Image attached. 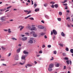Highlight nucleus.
Returning <instances> with one entry per match:
<instances>
[{
    "label": "nucleus",
    "instance_id": "1",
    "mask_svg": "<svg viewBox=\"0 0 73 73\" xmlns=\"http://www.w3.org/2000/svg\"><path fill=\"white\" fill-rule=\"evenodd\" d=\"M53 34H54L55 35H56L57 34V31H56V30L54 29L52 30V31H51V35H52Z\"/></svg>",
    "mask_w": 73,
    "mask_h": 73
},
{
    "label": "nucleus",
    "instance_id": "2",
    "mask_svg": "<svg viewBox=\"0 0 73 73\" xmlns=\"http://www.w3.org/2000/svg\"><path fill=\"white\" fill-rule=\"evenodd\" d=\"M21 59L22 60V61H25L26 60V59H25V56H22Z\"/></svg>",
    "mask_w": 73,
    "mask_h": 73
},
{
    "label": "nucleus",
    "instance_id": "3",
    "mask_svg": "<svg viewBox=\"0 0 73 73\" xmlns=\"http://www.w3.org/2000/svg\"><path fill=\"white\" fill-rule=\"evenodd\" d=\"M0 20L2 21H5V20H6V19L5 18V17H3L1 18Z\"/></svg>",
    "mask_w": 73,
    "mask_h": 73
},
{
    "label": "nucleus",
    "instance_id": "4",
    "mask_svg": "<svg viewBox=\"0 0 73 73\" xmlns=\"http://www.w3.org/2000/svg\"><path fill=\"white\" fill-rule=\"evenodd\" d=\"M18 27V28H20L21 27L20 29V31H21V30H22V29H23V28H24V27L23 26H19Z\"/></svg>",
    "mask_w": 73,
    "mask_h": 73
},
{
    "label": "nucleus",
    "instance_id": "5",
    "mask_svg": "<svg viewBox=\"0 0 73 73\" xmlns=\"http://www.w3.org/2000/svg\"><path fill=\"white\" fill-rule=\"evenodd\" d=\"M28 39V38L27 37H24L22 38V40L23 41H25Z\"/></svg>",
    "mask_w": 73,
    "mask_h": 73
},
{
    "label": "nucleus",
    "instance_id": "6",
    "mask_svg": "<svg viewBox=\"0 0 73 73\" xmlns=\"http://www.w3.org/2000/svg\"><path fill=\"white\" fill-rule=\"evenodd\" d=\"M38 28L40 29H43L44 28V27L43 26L40 25H39L38 26Z\"/></svg>",
    "mask_w": 73,
    "mask_h": 73
},
{
    "label": "nucleus",
    "instance_id": "7",
    "mask_svg": "<svg viewBox=\"0 0 73 73\" xmlns=\"http://www.w3.org/2000/svg\"><path fill=\"white\" fill-rule=\"evenodd\" d=\"M31 31H37V29L35 27H32L31 29Z\"/></svg>",
    "mask_w": 73,
    "mask_h": 73
},
{
    "label": "nucleus",
    "instance_id": "8",
    "mask_svg": "<svg viewBox=\"0 0 73 73\" xmlns=\"http://www.w3.org/2000/svg\"><path fill=\"white\" fill-rule=\"evenodd\" d=\"M54 66V64H51L49 65V67H50V68H53V67Z\"/></svg>",
    "mask_w": 73,
    "mask_h": 73
},
{
    "label": "nucleus",
    "instance_id": "9",
    "mask_svg": "<svg viewBox=\"0 0 73 73\" xmlns=\"http://www.w3.org/2000/svg\"><path fill=\"white\" fill-rule=\"evenodd\" d=\"M20 50H21V48H19L16 51L17 53H19L20 52Z\"/></svg>",
    "mask_w": 73,
    "mask_h": 73
},
{
    "label": "nucleus",
    "instance_id": "10",
    "mask_svg": "<svg viewBox=\"0 0 73 73\" xmlns=\"http://www.w3.org/2000/svg\"><path fill=\"white\" fill-rule=\"evenodd\" d=\"M22 62H23V63L21 62H19V64L20 65H24L25 64V61H22Z\"/></svg>",
    "mask_w": 73,
    "mask_h": 73
},
{
    "label": "nucleus",
    "instance_id": "11",
    "mask_svg": "<svg viewBox=\"0 0 73 73\" xmlns=\"http://www.w3.org/2000/svg\"><path fill=\"white\" fill-rule=\"evenodd\" d=\"M40 11V9L38 8H37L35 9V12H38Z\"/></svg>",
    "mask_w": 73,
    "mask_h": 73
},
{
    "label": "nucleus",
    "instance_id": "12",
    "mask_svg": "<svg viewBox=\"0 0 73 73\" xmlns=\"http://www.w3.org/2000/svg\"><path fill=\"white\" fill-rule=\"evenodd\" d=\"M48 71H52V68L51 67H49L48 68Z\"/></svg>",
    "mask_w": 73,
    "mask_h": 73
},
{
    "label": "nucleus",
    "instance_id": "13",
    "mask_svg": "<svg viewBox=\"0 0 73 73\" xmlns=\"http://www.w3.org/2000/svg\"><path fill=\"white\" fill-rule=\"evenodd\" d=\"M59 64L58 63H57L56 64H55V66H56V67H59Z\"/></svg>",
    "mask_w": 73,
    "mask_h": 73
},
{
    "label": "nucleus",
    "instance_id": "14",
    "mask_svg": "<svg viewBox=\"0 0 73 73\" xmlns=\"http://www.w3.org/2000/svg\"><path fill=\"white\" fill-rule=\"evenodd\" d=\"M61 35L62 36H63V37H64L65 36V34L64 33V32H62L61 33Z\"/></svg>",
    "mask_w": 73,
    "mask_h": 73
},
{
    "label": "nucleus",
    "instance_id": "15",
    "mask_svg": "<svg viewBox=\"0 0 73 73\" xmlns=\"http://www.w3.org/2000/svg\"><path fill=\"white\" fill-rule=\"evenodd\" d=\"M29 43L30 44H33V42L32 40H30L29 41Z\"/></svg>",
    "mask_w": 73,
    "mask_h": 73
},
{
    "label": "nucleus",
    "instance_id": "16",
    "mask_svg": "<svg viewBox=\"0 0 73 73\" xmlns=\"http://www.w3.org/2000/svg\"><path fill=\"white\" fill-rule=\"evenodd\" d=\"M54 6L56 8H57L58 7V5L57 4H56L54 5Z\"/></svg>",
    "mask_w": 73,
    "mask_h": 73
},
{
    "label": "nucleus",
    "instance_id": "17",
    "mask_svg": "<svg viewBox=\"0 0 73 73\" xmlns=\"http://www.w3.org/2000/svg\"><path fill=\"white\" fill-rule=\"evenodd\" d=\"M33 36L34 37H37V35L36 34H34L33 35Z\"/></svg>",
    "mask_w": 73,
    "mask_h": 73
},
{
    "label": "nucleus",
    "instance_id": "18",
    "mask_svg": "<svg viewBox=\"0 0 73 73\" xmlns=\"http://www.w3.org/2000/svg\"><path fill=\"white\" fill-rule=\"evenodd\" d=\"M30 34H32L33 35L34 34H35V32L33 31H32L30 32Z\"/></svg>",
    "mask_w": 73,
    "mask_h": 73
},
{
    "label": "nucleus",
    "instance_id": "19",
    "mask_svg": "<svg viewBox=\"0 0 73 73\" xmlns=\"http://www.w3.org/2000/svg\"><path fill=\"white\" fill-rule=\"evenodd\" d=\"M34 8H36V7H37L36 4V3H34Z\"/></svg>",
    "mask_w": 73,
    "mask_h": 73
},
{
    "label": "nucleus",
    "instance_id": "20",
    "mask_svg": "<svg viewBox=\"0 0 73 73\" xmlns=\"http://www.w3.org/2000/svg\"><path fill=\"white\" fill-rule=\"evenodd\" d=\"M27 66H28L29 67H30L31 66H32V65H31L30 64H27Z\"/></svg>",
    "mask_w": 73,
    "mask_h": 73
},
{
    "label": "nucleus",
    "instance_id": "21",
    "mask_svg": "<svg viewBox=\"0 0 73 73\" xmlns=\"http://www.w3.org/2000/svg\"><path fill=\"white\" fill-rule=\"evenodd\" d=\"M23 53L24 54H28V52L25 51H24L23 52Z\"/></svg>",
    "mask_w": 73,
    "mask_h": 73
},
{
    "label": "nucleus",
    "instance_id": "22",
    "mask_svg": "<svg viewBox=\"0 0 73 73\" xmlns=\"http://www.w3.org/2000/svg\"><path fill=\"white\" fill-rule=\"evenodd\" d=\"M66 62L67 63V64L68 65H69V60H67L66 61Z\"/></svg>",
    "mask_w": 73,
    "mask_h": 73
},
{
    "label": "nucleus",
    "instance_id": "23",
    "mask_svg": "<svg viewBox=\"0 0 73 73\" xmlns=\"http://www.w3.org/2000/svg\"><path fill=\"white\" fill-rule=\"evenodd\" d=\"M8 33H11V29H9L8 30Z\"/></svg>",
    "mask_w": 73,
    "mask_h": 73
},
{
    "label": "nucleus",
    "instance_id": "24",
    "mask_svg": "<svg viewBox=\"0 0 73 73\" xmlns=\"http://www.w3.org/2000/svg\"><path fill=\"white\" fill-rule=\"evenodd\" d=\"M28 29H30L31 27L30 26H27L26 27Z\"/></svg>",
    "mask_w": 73,
    "mask_h": 73
},
{
    "label": "nucleus",
    "instance_id": "25",
    "mask_svg": "<svg viewBox=\"0 0 73 73\" xmlns=\"http://www.w3.org/2000/svg\"><path fill=\"white\" fill-rule=\"evenodd\" d=\"M45 17H46V18H47V19H49V17L47 15H45Z\"/></svg>",
    "mask_w": 73,
    "mask_h": 73
},
{
    "label": "nucleus",
    "instance_id": "26",
    "mask_svg": "<svg viewBox=\"0 0 73 73\" xmlns=\"http://www.w3.org/2000/svg\"><path fill=\"white\" fill-rule=\"evenodd\" d=\"M29 19H30V20H34V19H33V18L32 17H31L29 18Z\"/></svg>",
    "mask_w": 73,
    "mask_h": 73
},
{
    "label": "nucleus",
    "instance_id": "27",
    "mask_svg": "<svg viewBox=\"0 0 73 73\" xmlns=\"http://www.w3.org/2000/svg\"><path fill=\"white\" fill-rule=\"evenodd\" d=\"M70 51L71 52V53H73V49H71L70 50Z\"/></svg>",
    "mask_w": 73,
    "mask_h": 73
},
{
    "label": "nucleus",
    "instance_id": "28",
    "mask_svg": "<svg viewBox=\"0 0 73 73\" xmlns=\"http://www.w3.org/2000/svg\"><path fill=\"white\" fill-rule=\"evenodd\" d=\"M58 21H61V18H58L57 19Z\"/></svg>",
    "mask_w": 73,
    "mask_h": 73
},
{
    "label": "nucleus",
    "instance_id": "29",
    "mask_svg": "<svg viewBox=\"0 0 73 73\" xmlns=\"http://www.w3.org/2000/svg\"><path fill=\"white\" fill-rule=\"evenodd\" d=\"M65 50H66V51H69V48L66 47V48Z\"/></svg>",
    "mask_w": 73,
    "mask_h": 73
},
{
    "label": "nucleus",
    "instance_id": "30",
    "mask_svg": "<svg viewBox=\"0 0 73 73\" xmlns=\"http://www.w3.org/2000/svg\"><path fill=\"white\" fill-rule=\"evenodd\" d=\"M31 11H28V13H27V15H28L29 14V13H31Z\"/></svg>",
    "mask_w": 73,
    "mask_h": 73
},
{
    "label": "nucleus",
    "instance_id": "31",
    "mask_svg": "<svg viewBox=\"0 0 73 73\" xmlns=\"http://www.w3.org/2000/svg\"><path fill=\"white\" fill-rule=\"evenodd\" d=\"M59 14L60 16H61L62 15V13L61 12H60L59 13Z\"/></svg>",
    "mask_w": 73,
    "mask_h": 73
},
{
    "label": "nucleus",
    "instance_id": "32",
    "mask_svg": "<svg viewBox=\"0 0 73 73\" xmlns=\"http://www.w3.org/2000/svg\"><path fill=\"white\" fill-rule=\"evenodd\" d=\"M64 59L66 60H69V58L67 57H65Z\"/></svg>",
    "mask_w": 73,
    "mask_h": 73
},
{
    "label": "nucleus",
    "instance_id": "33",
    "mask_svg": "<svg viewBox=\"0 0 73 73\" xmlns=\"http://www.w3.org/2000/svg\"><path fill=\"white\" fill-rule=\"evenodd\" d=\"M1 48L3 50H4V49H5V48L3 47V46H2L1 47Z\"/></svg>",
    "mask_w": 73,
    "mask_h": 73
},
{
    "label": "nucleus",
    "instance_id": "34",
    "mask_svg": "<svg viewBox=\"0 0 73 73\" xmlns=\"http://www.w3.org/2000/svg\"><path fill=\"white\" fill-rule=\"evenodd\" d=\"M54 54H57V51H54Z\"/></svg>",
    "mask_w": 73,
    "mask_h": 73
},
{
    "label": "nucleus",
    "instance_id": "35",
    "mask_svg": "<svg viewBox=\"0 0 73 73\" xmlns=\"http://www.w3.org/2000/svg\"><path fill=\"white\" fill-rule=\"evenodd\" d=\"M44 35H45V33H40V35H41V36H43Z\"/></svg>",
    "mask_w": 73,
    "mask_h": 73
},
{
    "label": "nucleus",
    "instance_id": "36",
    "mask_svg": "<svg viewBox=\"0 0 73 73\" xmlns=\"http://www.w3.org/2000/svg\"><path fill=\"white\" fill-rule=\"evenodd\" d=\"M12 40H17V39L14 38H12Z\"/></svg>",
    "mask_w": 73,
    "mask_h": 73
},
{
    "label": "nucleus",
    "instance_id": "37",
    "mask_svg": "<svg viewBox=\"0 0 73 73\" xmlns=\"http://www.w3.org/2000/svg\"><path fill=\"white\" fill-rule=\"evenodd\" d=\"M42 48H45V45L43 44L42 46Z\"/></svg>",
    "mask_w": 73,
    "mask_h": 73
},
{
    "label": "nucleus",
    "instance_id": "38",
    "mask_svg": "<svg viewBox=\"0 0 73 73\" xmlns=\"http://www.w3.org/2000/svg\"><path fill=\"white\" fill-rule=\"evenodd\" d=\"M55 38H56V36H54L53 38V40H55Z\"/></svg>",
    "mask_w": 73,
    "mask_h": 73
},
{
    "label": "nucleus",
    "instance_id": "39",
    "mask_svg": "<svg viewBox=\"0 0 73 73\" xmlns=\"http://www.w3.org/2000/svg\"><path fill=\"white\" fill-rule=\"evenodd\" d=\"M12 7L11 6H10L8 7H7V9H9V8H11V7Z\"/></svg>",
    "mask_w": 73,
    "mask_h": 73
},
{
    "label": "nucleus",
    "instance_id": "40",
    "mask_svg": "<svg viewBox=\"0 0 73 73\" xmlns=\"http://www.w3.org/2000/svg\"><path fill=\"white\" fill-rule=\"evenodd\" d=\"M47 47H48V48H51V45H48L47 46Z\"/></svg>",
    "mask_w": 73,
    "mask_h": 73
},
{
    "label": "nucleus",
    "instance_id": "41",
    "mask_svg": "<svg viewBox=\"0 0 73 73\" xmlns=\"http://www.w3.org/2000/svg\"><path fill=\"white\" fill-rule=\"evenodd\" d=\"M34 38H30V40H31V41H32L33 40Z\"/></svg>",
    "mask_w": 73,
    "mask_h": 73
},
{
    "label": "nucleus",
    "instance_id": "42",
    "mask_svg": "<svg viewBox=\"0 0 73 73\" xmlns=\"http://www.w3.org/2000/svg\"><path fill=\"white\" fill-rule=\"evenodd\" d=\"M52 58H51L50 59V61H52V60H53V59H54V58H53V57H52Z\"/></svg>",
    "mask_w": 73,
    "mask_h": 73
},
{
    "label": "nucleus",
    "instance_id": "43",
    "mask_svg": "<svg viewBox=\"0 0 73 73\" xmlns=\"http://www.w3.org/2000/svg\"><path fill=\"white\" fill-rule=\"evenodd\" d=\"M47 5H48V4L47 3L46 4H44V6L45 7H46Z\"/></svg>",
    "mask_w": 73,
    "mask_h": 73
},
{
    "label": "nucleus",
    "instance_id": "44",
    "mask_svg": "<svg viewBox=\"0 0 73 73\" xmlns=\"http://www.w3.org/2000/svg\"><path fill=\"white\" fill-rule=\"evenodd\" d=\"M55 3L54 2H51V3H50V4H54Z\"/></svg>",
    "mask_w": 73,
    "mask_h": 73
},
{
    "label": "nucleus",
    "instance_id": "45",
    "mask_svg": "<svg viewBox=\"0 0 73 73\" xmlns=\"http://www.w3.org/2000/svg\"><path fill=\"white\" fill-rule=\"evenodd\" d=\"M2 65L3 66H7V64L4 63L2 64Z\"/></svg>",
    "mask_w": 73,
    "mask_h": 73
},
{
    "label": "nucleus",
    "instance_id": "46",
    "mask_svg": "<svg viewBox=\"0 0 73 73\" xmlns=\"http://www.w3.org/2000/svg\"><path fill=\"white\" fill-rule=\"evenodd\" d=\"M11 55V53H9V54L8 55V57H9V56H10Z\"/></svg>",
    "mask_w": 73,
    "mask_h": 73
},
{
    "label": "nucleus",
    "instance_id": "47",
    "mask_svg": "<svg viewBox=\"0 0 73 73\" xmlns=\"http://www.w3.org/2000/svg\"><path fill=\"white\" fill-rule=\"evenodd\" d=\"M25 35H29V33H25Z\"/></svg>",
    "mask_w": 73,
    "mask_h": 73
},
{
    "label": "nucleus",
    "instance_id": "48",
    "mask_svg": "<svg viewBox=\"0 0 73 73\" xmlns=\"http://www.w3.org/2000/svg\"><path fill=\"white\" fill-rule=\"evenodd\" d=\"M66 7L65 8V9H68V7L67 6H66Z\"/></svg>",
    "mask_w": 73,
    "mask_h": 73
},
{
    "label": "nucleus",
    "instance_id": "49",
    "mask_svg": "<svg viewBox=\"0 0 73 73\" xmlns=\"http://www.w3.org/2000/svg\"><path fill=\"white\" fill-rule=\"evenodd\" d=\"M24 12H28V10H24Z\"/></svg>",
    "mask_w": 73,
    "mask_h": 73
},
{
    "label": "nucleus",
    "instance_id": "50",
    "mask_svg": "<svg viewBox=\"0 0 73 73\" xmlns=\"http://www.w3.org/2000/svg\"><path fill=\"white\" fill-rule=\"evenodd\" d=\"M59 45H60V46H63V44H59Z\"/></svg>",
    "mask_w": 73,
    "mask_h": 73
},
{
    "label": "nucleus",
    "instance_id": "51",
    "mask_svg": "<svg viewBox=\"0 0 73 73\" xmlns=\"http://www.w3.org/2000/svg\"><path fill=\"white\" fill-rule=\"evenodd\" d=\"M70 65L72 64V61L71 60H70Z\"/></svg>",
    "mask_w": 73,
    "mask_h": 73
},
{
    "label": "nucleus",
    "instance_id": "52",
    "mask_svg": "<svg viewBox=\"0 0 73 73\" xmlns=\"http://www.w3.org/2000/svg\"><path fill=\"white\" fill-rule=\"evenodd\" d=\"M42 53V51L41 50L39 52V53Z\"/></svg>",
    "mask_w": 73,
    "mask_h": 73
},
{
    "label": "nucleus",
    "instance_id": "53",
    "mask_svg": "<svg viewBox=\"0 0 73 73\" xmlns=\"http://www.w3.org/2000/svg\"><path fill=\"white\" fill-rule=\"evenodd\" d=\"M31 2H32L31 5H33V1L32 0H31Z\"/></svg>",
    "mask_w": 73,
    "mask_h": 73
},
{
    "label": "nucleus",
    "instance_id": "54",
    "mask_svg": "<svg viewBox=\"0 0 73 73\" xmlns=\"http://www.w3.org/2000/svg\"><path fill=\"white\" fill-rule=\"evenodd\" d=\"M44 37L45 38H47V36H46L45 35L44 36Z\"/></svg>",
    "mask_w": 73,
    "mask_h": 73
},
{
    "label": "nucleus",
    "instance_id": "55",
    "mask_svg": "<svg viewBox=\"0 0 73 73\" xmlns=\"http://www.w3.org/2000/svg\"><path fill=\"white\" fill-rule=\"evenodd\" d=\"M66 66H64V69H66Z\"/></svg>",
    "mask_w": 73,
    "mask_h": 73
},
{
    "label": "nucleus",
    "instance_id": "56",
    "mask_svg": "<svg viewBox=\"0 0 73 73\" xmlns=\"http://www.w3.org/2000/svg\"><path fill=\"white\" fill-rule=\"evenodd\" d=\"M70 19V17H68L66 18V20H68V19Z\"/></svg>",
    "mask_w": 73,
    "mask_h": 73
},
{
    "label": "nucleus",
    "instance_id": "57",
    "mask_svg": "<svg viewBox=\"0 0 73 73\" xmlns=\"http://www.w3.org/2000/svg\"><path fill=\"white\" fill-rule=\"evenodd\" d=\"M51 7L52 8H54V5H51Z\"/></svg>",
    "mask_w": 73,
    "mask_h": 73
},
{
    "label": "nucleus",
    "instance_id": "58",
    "mask_svg": "<svg viewBox=\"0 0 73 73\" xmlns=\"http://www.w3.org/2000/svg\"><path fill=\"white\" fill-rule=\"evenodd\" d=\"M3 31H5L6 32H7L8 31V30L7 29H4Z\"/></svg>",
    "mask_w": 73,
    "mask_h": 73
},
{
    "label": "nucleus",
    "instance_id": "59",
    "mask_svg": "<svg viewBox=\"0 0 73 73\" xmlns=\"http://www.w3.org/2000/svg\"><path fill=\"white\" fill-rule=\"evenodd\" d=\"M41 22H42V23L44 24V21L42 20L41 21Z\"/></svg>",
    "mask_w": 73,
    "mask_h": 73
},
{
    "label": "nucleus",
    "instance_id": "60",
    "mask_svg": "<svg viewBox=\"0 0 73 73\" xmlns=\"http://www.w3.org/2000/svg\"><path fill=\"white\" fill-rule=\"evenodd\" d=\"M28 66H27V64H26L25 66V68H28Z\"/></svg>",
    "mask_w": 73,
    "mask_h": 73
},
{
    "label": "nucleus",
    "instance_id": "61",
    "mask_svg": "<svg viewBox=\"0 0 73 73\" xmlns=\"http://www.w3.org/2000/svg\"><path fill=\"white\" fill-rule=\"evenodd\" d=\"M30 2H31V1H30V0H28L27 1V3H30Z\"/></svg>",
    "mask_w": 73,
    "mask_h": 73
},
{
    "label": "nucleus",
    "instance_id": "62",
    "mask_svg": "<svg viewBox=\"0 0 73 73\" xmlns=\"http://www.w3.org/2000/svg\"><path fill=\"white\" fill-rule=\"evenodd\" d=\"M13 19H11L9 20L10 21H13Z\"/></svg>",
    "mask_w": 73,
    "mask_h": 73
},
{
    "label": "nucleus",
    "instance_id": "63",
    "mask_svg": "<svg viewBox=\"0 0 73 73\" xmlns=\"http://www.w3.org/2000/svg\"><path fill=\"white\" fill-rule=\"evenodd\" d=\"M31 17V15H29L28 16H27V17L28 18V17Z\"/></svg>",
    "mask_w": 73,
    "mask_h": 73
},
{
    "label": "nucleus",
    "instance_id": "64",
    "mask_svg": "<svg viewBox=\"0 0 73 73\" xmlns=\"http://www.w3.org/2000/svg\"><path fill=\"white\" fill-rule=\"evenodd\" d=\"M66 12H67V13H69V10H67L66 11Z\"/></svg>",
    "mask_w": 73,
    "mask_h": 73
}]
</instances>
